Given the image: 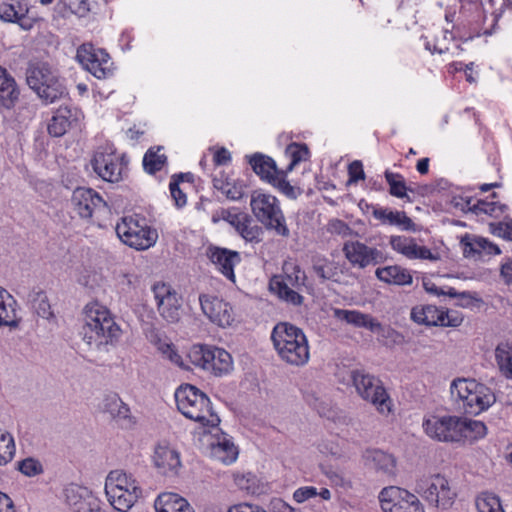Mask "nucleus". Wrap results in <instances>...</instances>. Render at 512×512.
I'll use <instances>...</instances> for the list:
<instances>
[{
	"mask_svg": "<svg viewBox=\"0 0 512 512\" xmlns=\"http://www.w3.org/2000/svg\"><path fill=\"white\" fill-rule=\"evenodd\" d=\"M115 231L124 244L136 250H146L158 239L155 228L141 224L139 219L133 217L122 218L121 222L117 223Z\"/></svg>",
	"mask_w": 512,
	"mask_h": 512,
	"instance_id": "9",
	"label": "nucleus"
},
{
	"mask_svg": "<svg viewBox=\"0 0 512 512\" xmlns=\"http://www.w3.org/2000/svg\"><path fill=\"white\" fill-rule=\"evenodd\" d=\"M32 307L34 308L39 317L49 319L50 317L53 316L50 303L48 301L46 294L43 291H39L36 293L35 297L32 300Z\"/></svg>",
	"mask_w": 512,
	"mask_h": 512,
	"instance_id": "51",
	"label": "nucleus"
},
{
	"mask_svg": "<svg viewBox=\"0 0 512 512\" xmlns=\"http://www.w3.org/2000/svg\"><path fill=\"white\" fill-rule=\"evenodd\" d=\"M157 512H194L188 501L178 494L163 493L155 502Z\"/></svg>",
	"mask_w": 512,
	"mask_h": 512,
	"instance_id": "32",
	"label": "nucleus"
},
{
	"mask_svg": "<svg viewBox=\"0 0 512 512\" xmlns=\"http://www.w3.org/2000/svg\"><path fill=\"white\" fill-rule=\"evenodd\" d=\"M238 234L246 241L251 243H259L262 241L263 228L255 224L252 217L249 215V222L243 223L240 227Z\"/></svg>",
	"mask_w": 512,
	"mask_h": 512,
	"instance_id": "45",
	"label": "nucleus"
},
{
	"mask_svg": "<svg viewBox=\"0 0 512 512\" xmlns=\"http://www.w3.org/2000/svg\"><path fill=\"white\" fill-rule=\"evenodd\" d=\"M199 302L202 312L212 323L220 327H227L232 324L234 314L229 303L208 294H201Z\"/></svg>",
	"mask_w": 512,
	"mask_h": 512,
	"instance_id": "17",
	"label": "nucleus"
},
{
	"mask_svg": "<svg viewBox=\"0 0 512 512\" xmlns=\"http://www.w3.org/2000/svg\"><path fill=\"white\" fill-rule=\"evenodd\" d=\"M17 301L4 288L0 287V327L15 329L19 326L17 318Z\"/></svg>",
	"mask_w": 512,
	"mask_h": 512,
	"instance_id": "28",
	"label": "nucleus"
},
{
	"mask_svg": "<svg viewBox=\"0 0 512 512\" xmlns=\"http://www.w3.org/2000/svg\"><path fill=\"white\" fill-rule=\"evenodd\" d=\"M349 376L362 399L371 402L381 413L390 411V397L379 379L364 369H353Z\"/></svg>",
	"mask_w": 512,
	"mask_h": 512,
	"instance_id": "8",
	"label": "nucleus"
},
{
	"mask_svg": "<svg viewBox=\"0 0 512 512\" xmlns=\"http://www.w3.org/2000/svg\"><path fill=\"white\" fill-rule=\"evenodd\" d=\"M318 495L317 489L312 486H305L298 488L294 494L293 498L296 502L302 503L310 498L316 497Z\"/></svg>",
	"mask_w": 512,
	"mask_h": 512,
	"instance_id": "56",
	"label": "nucleus"
},
{
	"mask_svg": "<svg viewBox=\"0 0 512 512\" xmlns=\"http://www.w3.org/2000/svg\"><path fill=\"white\" fill-rule=\"evenodd\" d=\"M428 436L438 441L457 442L461 440L462 418L457 416L433 417L423 423Z\"/></svg>",
	"mask_w": 512,
	"mask_h": 512,
	"instance_id": "12",
	"label": "nucleus"
},
{
	"mask_svg": "<svg viewBox=\"0 0 512 512\" xmlns=\"http://www.w3.org/2000/svg\"><path fill=\"white\" fill-rule=\"evenodd\" d=\"M19 13L20 12L17 11L15 6L12 4L4 3L0 5V18L5 22L14 23Z\"/></svg>",
	"mask_w": 512,
	"mask_h": 512,
	"instance_id": "58",
	"label": "nucleus"
},
{
	"mask_svg": "<svg viewBox=\"0 0 512 512\" xmlns=\"http://www.w3.org/2000/svg\"><path fill=\"white\" fill-rule=\"evenodd\" d=\"M15 454L14 439L8 432H0V466L9 463Z\"/></svg>",
	"mask_w": 512,
	"mask_h": 512,
	"instance_id": "48",
	"label": "nucleus"
},
{
	"mask_svg": "<svg viewBox=\"0 0 512 512\" xmlns=\"http://www.w3.org/2000/svg\"><path fill=\"white\" fill-rule=\"evenodd\" d=\"M379 501L384 512H424L417 496L397 486L383 488Z\"/></svg>",
	"mask_w": 512,
	"mask_h": 512,
	"instance_id": "11",
	"label": "nucleus"
},
{
	"mask_svg": "<svg viewBox=\"0 0 512 512\" xmlns=\"http://www.w3.org/2000/svg\"><path fill=\"white\" fill-rule=\"evenodd\" d=\"M349 180L348 184L357 183L359 180L365 179L362 162L355 160L348 166Z\"/></svg>",
	"mask_w": 512,
	"mask_h": 512,
	"instance_id": "54",
	"label": "nucleus"
},
{
	"mask_svg": "<svg viewBox=\"0 0 512 512\" xmlns=\"http://www.w3.org/2000/svg\"><path fill=\"white\" fill-rule=\"evenodd\" d=\"M286 154L291 158V162L288 165L286 171H292L293 168L304 161L309 156V149L306 144L291 143L286 148Z\"/></svg>",
	"mask_w": 512,
	"mask_h": 512,
	"instance_id": "46",
	"label": "nucleus"
},
{
	"mask_svg": "<svg viewBox=\"0 0 512 512\" xmlns=\"http://www.w3.org/2000/svg\"><path fill=\"white\" fill-rule=\"evenodd\" d=\"M448 313L439 310L434 305L415 306L411 310V319L417 324L426 326H441Z\"/></svg>",
	"mask_w": 512,
	"mask_h": 512,
	"instance_id": "27",
	"label": "nucleus"
},
{
	"mask_svg": "<svg viewBox=\"0 0 512 512\" xmlns=\"http://www.w3.org/2000/svg\"><path fill=\"white\" fill-rule=\"evenodd\" d=\"M375 275L380 281L398 286L410 285L413 281L410 272L399 265L378 268Z\"/></svg>",
	"mask_w": 512,
	"mask_h": 512,
	"instance_id": "31",
	"label": "nucleus"
},
{
	"mask_svg": "<svg viewBox=\"0 0 512 512\" xmlns=\"http://www.w3.org/2000/svg\"><path fill=\"white\" fill-rule=\"evenodd\" d=\"M283 270L285 273V276L279 278V280H285L287 282V286L293 287L297 290L300 289V287L305 286L306 282V274L301 269V267L294 263H285L283 266Z\"/></svg>",
	"mask_w": 512,
	"mask_h": 512,
	"instance_id": "39",
	"label": "nucleus"
},
{
	"mask_svg": "<svg viewBox=\"0 0 512 512\" xmlns=\"http://www.w3.org/2000/svg\"><path fill=\"white\" fill-rule=\"evenodd\" d=\"M231 159L230 153L225 148H220L214 154V162L217 165H225Z\"/></svg>",
	"mask_w": 512,
	"mask_h": 512,
	"instance_id": "64",
	"label": "nucleus"
},
{
	"mask_svg": "<svg viewBox=\"0 0 512 512\" xmlns=\"http://www.w3.org/2000/svg\"><path fill=\"white\" fill-rule=\"evenodd\" d=\"M342 251L345 258L353 267L364 269L370 265H378L385 262L384 253L376 247H370L360 241H346Z\"/></svg>",
	"mask_w": 512,
	"mask_h": 512,
	"instance_id": "13",
	"label": "nucleus"
},
{
	"mask_svg": "<svg viewBox=\"0 0 512 512\" xmlns=\"http://www.w3.org/2000/svg\"><path fill=\"white\" fill-rule=\"evenodd\" d=\"M372 214L384 224L398 226L404 231H417V225L404 211H392L388 208L372 206Z\"/></svg>",
	"mask_w": 512,
	"mask_h": 512,
	"instance_id": "24",
	"label": "nucleus"
},
{
	"mask_svg": "<svg viewBox=\"0 0 512 512\" xmlns=\"http://www.w3.org/2000/svg\"><path fill=\"white\" fill-rule=\"evenodd\" d=\"M478 512H504L498 496L484 492L475 501Z\"/></svg>",
	"mask_w": 512,
	"mask_h": 512,
	"instance_id": "43",
	"label": "nucleus"
},
{
	"mask_svg": "<svg viewBox=\"0 0 512 512\" xmlns=\"http://www.w3.org/2000/svg\"><path fill=\"white\" fill-rule=\"evenodd\" d=\"M493 233L505 239L512 240V221L509 223H498L493 228Z\"/></svg>",
	"mask_w": 512,
	"mask_h": 512,
	"instance_id": "60",
	"label": "nucleus"
},
{
	"mask_svg": "<svg viewBox=\"0 0 512 512\" xmlns=\"http://www.w3.org/2000/svg\"><path fill=\"white\" fill-rule=\"evenodd\" d=\"M461 427V439L462 438H483L487 433V427L482 421L463 419Z\"/></svg>",
	"mask_w": 512,
	"mask_h": 512,
	"instance_id": "44",
	"label": "nucleus"
},
{
	"mask_svg": "<svg viewBox=\"0 0 512 512\" xmlns=\"http://www.w3.org/2000/svg\"><path fill=\"white\" fill-rule=\"evenodd\" d=\"M451 396L456 399L466 414L478 415L492 406L496 397L485 384L475 379L457 378L450 385Z\"/></svg>",
	"mask_w": 512,
	"mask_h": 512,
	"instance_id": "5",
	"label": "nucleus"
},
{
	"mask_svg": "<svg viewBox=\"0 0 512 512\" xmlns=\"http://www.w3.org/2000/svg\"><path fill=\"white\" fill-rule=\"evenodd\" d=\"M26 82L45 105L68 96V90L57 70L46 62L31 63L26 70Z\"/></svg>",
	"mask_w": 512,
	"mask_h": 512,
	"instance_id": "3",
	"label": "nucleus"
},
{
	"mask_svg": "<svg viewBox=\"0 0 512 512\" xmlns=\"http://www.w3.org/2000/svg\"><path fill=\"white\" fill-rule=\"evenodd\" d=\"M190 362L214 376H222L233 369V360L230 353L218 347L207 345H194L188 353Z\"/></svg>",
	"mask_w": 512,
	"mask_h": 512,
	"instance_id": "7",
	"label": "nucleus"
},
{
	"mask_svg": "<svg viewBox=\"0 0 512 512\" xmlns=\"http://www.w3.org/2000/svg\"><path fill=\"white\" fill-rule=\"evenodd\" d=\"M221 190L231 200H239L244 196L242 185L226 183L221 187Z\"/></svg>",
	"mask_w": 512,
	"mask_h": 512,
	"instance_id": "57",
	"label": "nucleus"
},
{
	"mask_svg": "<svg viewBox=\"0 0 512 512\" xmlns=\"http://www.w3.org/2000/svg\"><path fill=\"white\" fill-rule=\"evenodd\" d=\"M271 339L283 361L295 366L308 362V340L302 329L287 322L279 323L273 328Z\"/></svg>",
	"mask_w": 512,
	"mask_h": 512,
	"instance_id": "2",
	"label": "nucleus"
},
{
	"mask_svg": "<svg viewBox=\"0 0 512 512\" xmlns=\"http://www.w3.org/2000/svg\"><path fill=\"white\" fill-rule=\"evenodd\" d=\"M249 222V214L237 211L233 220L229 223L237 232L240 230V227L243 226V223Z\"/></svg>",
	"mask_w": 512,
	"mask_h": 512,
	"instance_id": "63",
	"label": "nucleus"
},
{
	"mask_svg": "<svg viewBox=\"0 0 512 512\" xmlns=\"http://www.w3.org/2000/svg\"><path fill=\"white\" fill-rule=\"evenodd\" d=\"M140 487L137 480L132 474H127L121 470L110 471L105 481V492H111L112 490H128L132 487Z\"/></svg>",
	"mask_w": 512,
	"mask_h": 512,
	"instance_id": "34",
	"label": "nucleus"
},
{
	"mask_svg": "<svg viewBox=\"0 0 512 512\" xmlns=\"http://www.w3.org/2000/svg\"><path fill=\"white\" fill-rule=\"evenodd\" d=\"M102 410L116 421H122L127 425L132 424L129 406L125 404L116 393H110L104 397Z\"/></svg>",
	"mask_w": 512,
	"mask_h": 512,
	"instance_id": "29",
	"label": "nucleus"
},
{
	"mask_svg": "<svg viewBox=\"0 0 512 512\" xmlns=\"http://www.w3.org/2000/svg\"><path fill=\"white\" fill-rule=\"evenodd\" d=\"M507 209V206L498 202H488L485 200H478L473 206L469 207V210L475 214H488L491 216H498V211L503 213Z\"/></svg>",
	"mask_w": 512,
	"mask_h": 512,
	"instance_id": "49",
	"label": "nucleus"
},
{
	"mask_svg": "<svg viewBox=\"0 0 512 512\" xmlns=\"http://www.w3.org/2000/svg\"><path fill=\"white\" fill-rule=\"evenodd\" d=\"M91 165L94 172L104 181L117 183L123 178V167L127 162L124 163V156L118 157L114 153L97 151L91 160Z\"/></svg>",
	"mask_w": 512,
	"mask_h": 512,
	"instance_id": "16",
	"label": "nucleus"
},
{
	"mask_svg": "<svg viewBox=\"0 0 512 512\" xmlns=\"http://www.w3.org/2000/svg\"><path fill=\"white\" fill-rule=\"evenodd\" d=\"M82 117L83 114L81 110L76 107H59L48 124L47 130L49 135L52 137L63 136L67 130Z\"/></svg>",
	"mask_w": 512,
	"mask_h": 512,
	"instance_id": "19",
	"label": "nucleus"
},
{
	"mask_svg": "<svg viewBox=\"0 0 512 512\" xmlns=\"http://www.w3.org/2000/svg\"><path fill=\"white\" fill-rule=\"evenodd\" d=\"M159 314L169 323H177L181 318V297L177 292L157 307Z\"/></svg>",
	"mask_w": 512,
	"mask_h": 512,
	"instance_id": "37",
	"label": "nucleus"
},
{
	"mask_svg": "<svg viewBox=\"0 0 512 512\" xmlns=\"http://www.w3.org/2000/svg\"><path fill=\"white\" fill-rule=\"evenodd\" d=\"M495 360L500 373L506 378L512 380V345L509 343H500L495 349Z\"/></svg>",
	"mask_w": 512,
	"mask_h": 512,
	"instance_id": "36",
	"label": "nucleus"
},
{
	"mask_svg": "<svg viewBox=\"0 0 512 512\" xmlns=\"http://www.w3.org/2000/svg\"><path fill=\"white\" fill-rule=\"evenodd\" d=\"M289 171H281V173L275 178L272 179L270 183L275 188H277L281 193H283L286 197L290 199H296L301 193V189L295 186H292L289 181L286 179V174Z\"/></svg>",
	"mask_w": 512,
	"mask_h": 512,
	"instance_id": "47",
	"label": "nucleus"
},
{
	"mask_svg": "<svg viewBox=\"0 0 512 512\" xmlns=\"http://www.w3.org/2000/svg\"><path fill=\"white\" fill-rule=\"evenodd\" d=\"M328 231L342 236H350L353 230L350 226L341 219H332L328 223Z\"/></svg>",
	"mask_w": 512,
	"mask_h": 512,
	"instance_id": "55",
	"label": "nucleus"
},
{
	"mask_svg": "<svg viewBox=\"0 0 512 512\" xmlns=\"http://www.w3.org/2000/svg\"><path fill=\"white\" fill-rule=\"evenodd\" d=\"M213 455L219 458L222 462L230 464L237 458L238 451L234 444L227 439L218 441L217 444H212Z\"/></svg>",
	"mask_w": 512,
	"mask_h": 512,
	"instance_id": "42",
	"label": "nucleus"
},
{
	"mask_svg": "<svg viewBox=\"0 0 512 512\" xmlns=\"http://www.w3.org/2000/svg\"><path fill=\"white\" fill-rule=\"evenodd\" d=\"M463 255L466 258L478 259L482 256L483 252L488 255H498L501 253L499 247L484 238L470 237L465 235L461 239Z\"/></svg>",
	"mask_w": 512,
	"mask_h": 512,
	"instance_id": "25",
	"label": "nucleus"
},
{
	"mask_svg": "<svg viewBox=\"0 0 512 512\" xmlns=\"http://www.w3.org/2000/svg\"><path fill=\"white\" fill-rule=\"evenodd\" d=\"M247 157L252 170L268 183H271L272 179H275L282 171L277 168L275 161L267 155L255 153Z\"/></svg>",
	"mask_w": 512,
	"mask_h": 512,
	"instance_id": "26",
	"label": "nucleus"
},
{
	"mask_svg": "<svg viewBox=\"0 0 512 512\" xmlns=\"http://www.w3.org/2000/svg\"><path fill=\"white\" fill-rule=\"evenodd\" d=\"M207 256L225 277L234 281V267L241 261L239 252L227 248L210 246L207 250Z\"/></svg>",
	"mask_w": 512,
	"mask_h": 512,
	"instance_id": "20",
	"label": "nucleus"
},
{
	"mask_svg": "<svg viewBox=\"0 0 512 512\" xmlns=\"http://www.w3.org/2000/svg\"><path fill=\"white\" fill-rule=\"evenodd\" d=\"M250 482L254 484V476H252L250 473H248L247 475L235 476V483L240 489L254 492V489L250 485Z\"/></svg>",
	"mask_w": 512,
	"mask_h": 512,
	"instance_id": "59",
	"label": "nucleus"
},
{
	"mask_svg": "<svg viewBox=\"0 0 512 512\" xmlns=\"http://www.w3.org/2000/svg\"><path fill=\"white\" fill-rule=\"evenodd\" d=\"M18 470L28 477H34L43 473L41 462L35 458L28 457L18 462Z\"/></svg>",
	"mask_w": 512,
	"mask_h": 512,
	"instance_id": "52",
	"label": "nucleus"
},
{
	"mask_svg": "<svg viewBox=\"0 0 512 512\" xmlns=\"http://www.w3.org/2000/svg\"><path fill=\"white\" fill-rule=\"evenodd\" d=\"M111 505L119 512H128L142 496L141 487H132L128 490H112L106 493Z\"/></svg>",
	"mask_w": 512,
	"mask_h": 512,
	"instance_id": "30",
	"label": "nucleus"
},
{
	"mask_svg": "<svg viewBox=\"0 0 512 512\" xmlns=\"http://www.w3.org/2000/svg\"><path fill=\"white\" fill-rule=\"evenodd\" d=\"M178 410L187 418L203 424L216 426L220 418L214 413L208 396L191 384L181 385L175 391Z\"/></svg>",
	"mask_w": 512,
	"mask_h": 512,
	"instance_id": "4",
	"label": "nucleus"
},
{
	"mask_svg": "<svg viewBox=\"0 0 512 512\" xmlns=\"http://www.w3.org/2000/svg\"><path fill=\"white\" fill-rule=\"evenodd\" d=\"M185 177L190 178V177H192V175L190 173H187V174L180 173L178 175H174L169 184L171 196L175 200L176 206L179 208L183 207L187 202L186 195L179 188L180 181H183V179Z\"/></svg>",
	"mask_w": 512,
	"mask_h": 512,
	"instance_id": "50",
	"label": "nucleus"
},
{
	"mask_svg": "<svg viewBox=\"0 0 512 512\" xmlns=\"http://www.w3.org/2000/svg\"><path fill=\"white\" fill-rule=\"evenodd\" d=\"M250 206L254 216L266 229L273 230L277 235L288 238L290 230L275 196L253 191Z\"/></svg>",
	"mask_w": 512,
	"mask_h": 512,
	"instance_id": "6",
	"label": "nucleus"
},
{
	"mask_svg": "<svg viewBox=\"0 0 512 512\" xmlns=\"http://www.w3.org/2000/svg\"><path fill=\"white\" fill-rule=\"evenodd\" d=\"M334 316L340 321H345L348 324H352L356 327H363L368 330H370V327L373 326L376 320L369 314L346 309H335Z\"/></svg>",
	"mask_w": 512,
	"mask_h": 512,
	"instance_id": "35",
	"label": "nucleus"
},
{
	"mask_svg": "<svg viewBox=\"0 0 512 512\" xmlns=\"http://www.w3.org/2000/svg\"><path fill=\"white\" fill-rule=\"evenodd\" d=\"M77 61L82 67L102 79L109 72V54L103 49H96L91 43H84L77 49Z\"/></svg>",
	"mask_w": 512,
	"mask_h": 512,
	"instance_id": "14",
	"label": "nucleus"
},
{
	"mask_svg": "<svg viewBox=\"0 0 512 512\" xmlns=\"http://www.w3.org/2000/svg\"><path fill=\"white\" fill-rule=\"evenodd\" d=\"M270 289L279 299L293 306H300L304 301V297L293 287L287 286L285 280H279L274 277L270 281Z\"/></svg>",
	"mask_w": 512,
	"mask_h": 512,
	"instance_id": "33",
	"label": "nucleus"
},
{
	"mask_svg": "<svg viewBox=\"0 0 512 512\" xmlns=\"http://www.w3.org/2000/svg\"><path fill=\"white\" fill-rule=\"evenodd\" d=\"M249 222V214L237 211L233 220L229 223L237 232L240 230V227L243 226V223Z\"/></svg>",
	"mask_w": 512,
	"mask_h": 512,
	"instance_id": "62",
	"label": "nucleus"
},
{
	"mask_svg": "<svg viewBox=\"0 0 512 512\" xmlns=\"http://www.w3.org/2000/svg\"><path fill=\"white\" fill-rule=\"evenodd\" d=\"M70 201L72 210L83 220L91 219L95 211L107 207L99 193L86 187H77Z\"/></svg>",
	"mask_w": 512,
	"mask_h": 512,
	"instance_id": "15",
	"label": "nucleus"
},
{
	"mask_svg": "<svg viewBox=\"0 0 512 512\" xmlns=\"http://www.w3.org/2000/svg\"><path fill=\"white\" fill-rule=\"evenodd\" d=\"M152 291L157 303V307L161 305L166 300V298L171 297L176 293V291L172 289L170 285L160 282L153 285Z\"/></svg>",
	"mask_w": 512,
	"mask_h": 512,
	"instance_id": "53",
	"label": "nucleus"
},
{
	"mask_svg": "<svg viewBox=\"0 0 512 512\" xmlns=\"http://www.w3.org/2000/svg\"><path fill=\"white\" fill-rule=\"evenodd\" d=\"M415 491L430 505L444 510L452 506L456 497L449 481L440 474L418 480Z\"/></svg>",
	"mask_w": 512,
	"mask_h": 512,
	"instance_id": "10",
	"label": "nucleus"
},
{
	"mask_svg": "<svg viewBox=\"0 0 512 512\" xmlns=\"http://www.w3.org/2000/svg\"><path fill=\"white\" fill-rule=\"evenodd\" d=\"M370 331L376 333L379 340L386 346L400 344L403 340V336L398 331L390 326L382 325L377 320L370 327Z\"/></svg>",
	"mask_w": 512,
	"mask_h": 512,
	"instance_id": "40",
	"label": "nucleus"
},
{
	"mask_svg": "<svg viewBox=\"0 0 512 512\" xmlns=\"http://www.w3.org/2000/svg\"><path fill=\"white\" fill-rule=\"evenodd\" d=\"M385 179L390 186L389 193L397 198H407V191H412L409 187L406 186L404 177L399 173H393L389 170H386L384 173Z\"/></svg>",
	"mask_w": 512,
	"mask_h": 512,
	"instance_id": "41",
	"label": "nucleus"
},
{
	"mask_svg": "<svg viewBox=\"0 0 512 512\" xmlns=\"http://www.w3.org/2000/svg\"><path fill=\"white\" fill-rule=\"evenodd\" d=\"M0 512H16L13 500L0 491Z\"/></svg>",
	"mask_w": 512,
	"mask_h": 512,
	"instance_id": "61",
	"label": "nucleus"
},
{
	"mask_svg": "<svg viewBox=\"0 0 512 512\" xmlns=\"http://www.w3.org/2000/svg\"><path fill=\"white\" fill-rule=\"evenodd\" d=\"M80 335L88 345L94 344L100 349L116 343L121 336V329L109 310L96 303L85 307V323Z\"/></svg>",
	"mask_w": 512,
	"mask_h": 512,
	"instance_id": "1",
	"label": "nucleus"
},
{
	"mask_svg": "<svg viewBox=\"0 0 512 512\" xmlns=\"http://www.w3.org/2000/svg\"><path fill=\"white\" fill-rule=\"evenodd\" d=\"M162 149V146L156 148L152 147L145 153L143 157V167L147 173L155 174L167 163L166 155L159 153Z\"/></svg>",
	"mask_w": 512,
	"mask_h": 512,
	"instance_id": "38",
	"label": "nucleus"
},
{
	"mask_svg": "<svg viewBox=\"0 0 512 512\" xmlns=\"http://www.w3.org/2000/svg\"><path fill=\"white\" fill-rule=\"evenodd\" d=\"M391 248L408 259H425L436 261L438 256L434 255L426 246H419L412 237L393 235L389 239Z\"/></svg>",
	"mask_w": 512,
	"mask_h": 512,
	"instance_id": "18",
	"label": "nucleus"
},
{
	"mask_svg": "<svg viewBox=\"0 0 512 512\" xmlns=\"http://www.w3.org/2000/svg\"><path fill=\"white\" fill-rule=\"evenodd\" d=\"M154 464L163 475L176 474L181 466L179 453L164 445H158L155 448L153 456Z\"/></svg>",
	"mask_w": 512,
	"mask_h": 512,
	"instance_id": "23",
	"label": "nucleus"
},
{
	"mask_svg": "<svg viewBox=\"0 0 512 512\" xmlns=\"http://www.w3.org/2000/svg\"><path fill=\"white\" fill-rule=\"evenodd\" d=\"M20 90L11 74L0 66V108L12 110L19 101Z\"/></svg>",
	"mask_w": 512,
	"mask_h": 512,
	"instance_id": "22",
	"label": "nucleus"
},
{
	"mask_svg": "<svg viewBox=\"0 0 512 512\" xmlns=\"http://www.w3.org/2000/svg\"><path fill=\"white\" fill-rule=\"evenodd\" d=\"M362 457L365 466L375 472L386 476L395 475L396 459L392 454L380 449H366Z\"/></svg>",
	"mask_w": 512,
	"mask_h": 512,
	"instance_id": "21",
	"label": "nucleus"
}]
</instances>
